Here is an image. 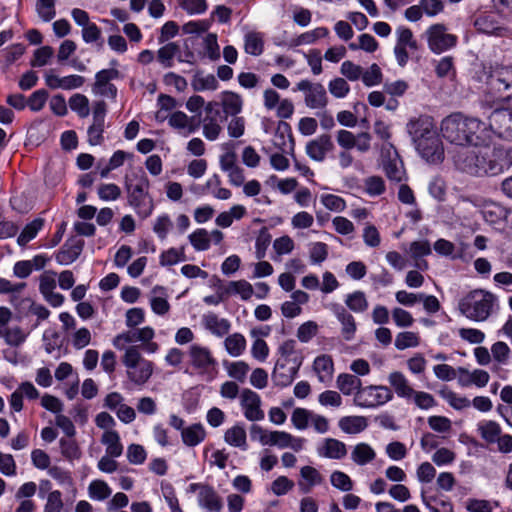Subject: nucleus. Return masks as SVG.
<instances>
[{"instance_id":"nucleus-2","label":"nucleus","mask_w":512,"mask_h":512,"mask_svg":"<svg viewBox=\"0 0 512 512\" xmlns=\"http://www.w3.org/2000/svg\"><path fill=\"white\" fill-rule=\"evenodd\" d=\"M444 139L454 145H487L492 143V132L474 117L453 113L445 117L440 126Z\"/></svg>"},{"instance_id":"nucleus-8","label":"nucleus","mask_w":512,"mask_h":512,"mask_svg":"<svg viewBox=\"0 0 512 512\" xmlns=\"http://www.w3.org/2000/svg\"><path fill=\"white\" fill-rule=\"evenodd\" d=\"M125 186L129 205L140 218H148L153 213L154 201L149 194L150 182L147 176L142 172L136 177L135 184L126 178Z\"/></svg>"},{"instance_id":"nucleus-28","label":"nucleus","mask_w":512,"mask_h":512,"mask_svg":"<svg viewBox=\"0 0 512 512\" xmlns=\"http://www.w3.org/2000/svg\"><path fill=\"white\" fill-rule=\"evenodd\" d=\"M334 315L341 325V335L344 340L352 341L355 338L357 324L354 316L345 308L337 306L334 309Z\"/></svg>"},{"instance_id":"nucleus-44","label":"nucleus","mask_w":512,"mask_h":512,"mask_svg":"<svg viewBox=\"0 0 512 512\" xmlns=\"http://www.w3.org/2000/svg\"><path fill=\"white\" fill-rule=\"evenodd\" d=\"M244 50L253 56L261 55L264 50V35L256 31L247 32L244 36Z\"/></svg>"},{"instance_id":"nucleus-64","label":"nucleus","mask_w":512,"mask_h":512,"mask_svg":"<svg viewBox=\"0 0 512 512\" xmlns=\"http://www.w3.org/2000/svg\"><path fill=\"white\" fill-rule=\"evenodd\" d=\"M319 325L312 320L302 323L296 332L297 339L301 343L310 342L318 333Z\"/></svg>"},{"instance_id":"nucleus-18","label":"nucleus","mask_w":512,"mask_h":512,"mask_svg":"<svg viewBox=\"0 0 512 512\" xmlns=\"http://www.w3.org/2000/svg\"><path fill=\"white\" fill-rule=\"evenodd\" d=\"M220 168L229 178V182L239 187L244 184L245 176L243 169L237 164V157L233 151H226L220 156Z\"/></svg>"},{"instance_id":"nucleus-53","label":"nucleus","mask_w":512,"mask_h":512,"mask_svg":"<svg viewBox=\"0 0 512 512\" xmlns=\"http://www.w3.org/2000/svg\"><path fill=\"white\" fill-rule=\"evenodd\" d=\"M172 229V219L166 213L159 214L153 221L152 230L160 240H165Z\"/></svg>"},{"instance_id":"nucleus-37","label":"nucleus","mask_w":512,"mask_h":512,"mask_svg":"<svg viewBox=\"0 0 512 512\" xmlns=\"http://www.w3.org/2000/svg\"><path fill=\"white\" fill-rule=\"evenodd\" d=\"M338 426L346 434H358L368 427V421L360 415L344 416L339 419Z\"/></svg>"},{"instance_id":"nucleus-61","label":"nucleus","mask_w":512,"mask_h":512,"mask_svg":"<svg viewBox=\"0 0 512 512\" xmlns=\"http://www.w3.org/2000/svg\"><path fill=\"white\" fill-rule=\"evenodd\" d=\"M348 47L352 51L363 50L367 53H374L378 49L379 43L374 36L364 33L358 37L357 42H351Z\"/></svg>"},{"instance_id":"nucleus-38","label":"nucleus","mask_w":512,"mask_h":512,"mask_svg":"<svg viewBox=\"0 0 512 512\" xmlns=\"http://www.w3.org/2000/svg\"><path fill=\"white\" fill-rule=\"evenodd\" d=\"M181 438L186 446L195 447L205 440L206 430L201 423H195L182 429Z\"/></svg>"},{"instance_id":"nucleus-20","label":"nucleus","mask_w":512,"mask_h":512,"mask_svg":"<svg viewBox=\"0 0 512 512\" xmlns=\"http://www.w3.org/2000/svg\"><path fill=\"white\" fill-rule=\"evenodd\" d=\"M45 83L51 89L73 90L83 86L85 78L80 75L72 74L59 76L53 71L45 74Z\"/></svg>"},{"instance_id":"nucleus-33","label":"nucleus","mask_w":512,"mask_h":512,"mask_svg":"<svg viewBox=\"0 0 512 512\" xmlns=\"http://www.w3.org/2000/svg\"><path fill=\"white\" fill-rule=\"evenodd\" d=\"M198 505L206 512H221L222 501L213 487L206 485L197 497Z\"/></svg>"},{"instance_id":"nucleus-35","label":"nucleus","mask_w":512,"mask_h":512,"mask_svg":"<svg viewBox=\"0 0 512 512\" xmlns=\"http://www.w3.org/2000/svg\"><path fill=\"white\" fill-rule=\"evenodd\" d=\"M100 441L105 446V455L120 457L123 454L124 447L116 430L104 431Z\"/></svg>"},{"instance_id":"nucleus-48","label":"nucleus","mask_w":512,"mask_h":512,"mask_svg":"<svg viewBox=\"0 0 512 512\" xmlns=\"http://www.w3.org/2000/svg\"><path fill=\"white\" fill-rule=\"evenodd\" d=\"M68 105L79 118H87L90 115V112L92 113L89 98L84 94H73L68 100Z\"/></svg>"},{"instance_id":"nucleus-43","label":"nucleus","mask_w":512,"mask_h":512,"mask_svg":"<svg viewBox=\"0 0 512 512\" xmlns=\"http://www.w3.org/2000/svg\"><path fill=\"white\" fill-rule=\"evenodd\" d=\"M329 35V30L326 27H317L315 29L306 31L295 39L291 40L289 46L296 47L301 45H310L315 43L321 38H325Z\"/></svg>"},{"instance_id":"nucleus-10","label":"nucleus","mask_w":512,"mask_h":512,"mask_svg":"<svg viewBox=\"0 0 512 512\" xmlns=\"http://www.w3.org/2000/svg\"><path fill=\"white\" fill-rule=\"evenodd\" d=\"M154 338L155 330L151 326H144L121 332L113 338L112 344L117 350H126L133 343H140L146 353L154 354L160 349L159 344L153 341Z\"/></svg>"},{"instance_id":"nucleus-51","label":"nucleus","mask_w":512,"mask_h":512,"mask_svg":"<svg viewBox=\"0 0 512 512\" xmlns=\"http://www.w3.org/2000/svg\"><path fill=\"white\" fill-rule=\"evenodd\" d=\"M420 340L419 333L414 331H402L396 335L394 345L397 350L402 351L408 348L418 347Z\"/></svg>"},{"instance_id":"nucleus-9","label":"nucleus","mask_w":512,"mask_h":512,"mask_svg":"<svg viewBox=\"0 0 512 512\" xmlns=\"http://www.w3.org/2000/svg\"><path fill=\"white\" fill-rule=\"evenodd\" d=\"M122 363L126 368L127 378L136 385H144L154 371L152 361L146 359L139 346H129L124 350Z\"/></svg>"},{"instance_id":"nucleus-49","label":"nucleus","mask_w":512,"mask_h":512,"mask_svg":"<svg viewBox=\"0 0 512 512\" xmlns=\"http://www.w3.org/2000/svg\"><path fill=\"white\" fill-rule=\"evenodd\" d=\"M179 45L169 42L160 47L157 51V60L164 68H171L174 65V58L179 53Z\"/></svg>"},{"instance_id":"nucleus-55","label":"nucleus","mask_w":512,"mask_h":512,"mask_svg":"<svg viewBox=\"0 0 512 512\" xmlns=\"http://www.w3.org/2000/svg\"><path fill=\"white\" fill-rule=\"evenodd\" d=\"M222 127L216 116L206 115L202 120V133L203 136L209 141L218 139Z\"/></svg>"},{"instance_id":"nucleus-50","label":"nucleus","mask_w":512,"mask_h":512,"mask_svg":"<svg viewBox=\"0 0 512 512\" xmlns=\"http://www.w3.org/2000/svg\"><path fill=\"white\" fill-rule=\"evenodd\" d=\"M82 251V245L65 244L55 255V259L60 265H69L76 261Z\"/></svg>"},{"instance_id":"nucleus-42","label":"nucleus","mask_w":512,"mask_h":512,"mask_svg":"<svg viewBox=\"0 0 512 512\" xmlns=\"http://www.w3.org/2000/svg\"><path fill=\"white\" fill-rule=\"evenodd\" d=\"M247 347V341L243 334L235 332L224 340V348L231 357L241 356Z\"/></svg>"},{"instance_id":"nucleus-24","label":"nucleus","mask_w":512,"mask_h":512,"mask_svg":"<svg viewBox=\"0 0 512 512\" xmlns=\"http://www.w3.org/2000/svg\"><path fill=\"white\" fill-rule=\"evenodd\" d=\"M320 457L339 460L346 456V444L335 438H325L317 447Z\"/></svg>"},{"instance_id":"nucleus-57","label":"nucleus","mask_w":512,"mask_h":512,"mask_svg":"<svg viewBox=\"0 0 512 512\" xmlns=\"http://www.w3.org/2000/svg\"><path fill=\"white\" fill-rule=\"evenodd\" d=\"M112 494V490L104 480H93L88 486V495L92 500L104 501Z\"/></svg>"},{"instance_id":"nucleus-56","label":"nucleus","mask_w":512,"mask_h":512,"mask_svg":"<svg viewBox=\"0 0 512 512\" xmlns=\"http://www.w3.org/2000/svg\"><path fill=\"white\" fill-rule=\"evenodd\" d=\"M202 47L204 56L209 60L216 61L220 58V46L215 33H208L203 37Z\"/></svg>"},{"instance_id":"nucleus-25","label":"nucleus","mask_w":512,"mask_h":512,"mask_svg":"<svg viewBox=\"0 0 512 512\" xmlns=\"http://www.w3.org/2000/svg\"><path fill=\"white\" fill-rule=\"evenodd\" d=\"M388 383L393 394L395 393L399 398L407 401L411 400L413 394V387L408 378L400 371H393L388 375Z\"/></svg>"},{"instance_id":"nucleus-60","label":"nucleus","mask_w":512,"mask_h":512,"mask_svg":"<svg viewBox=\"0 0 512 512\" xmlns=\"http://www.w3.org/2000/svg\"><path fill=\"white\" fill-rule=\"evenodd\" d=\"M478 431L481 437L490 443L496 442L501 434V428L498 423L491 420L481 421L478 424Z\"/></svg>"},{"instance_id":"nucleus-5","label":"nucleus","mask_w":512,"mask_h":512,"mask_svg":"<svg viewBox=\"0 0 512 512\" xmlns=\"http://www.w3.org/2000/svg\"><path fill=\"white\" fill-rule=\"evenodd\" d=\"M304 355L293 339L284 340L277 348V360L272 371V381L278 387L289 386L297 377Z\"/></svg>"},{"instance_id":"nucleus-27","label":"nucleus","mask_w":512,"mask_h":512,"mask_svg":"<svg viewBox=\"0 0 512 512\" xmlns=\"http://www.w3.org/2000/svg\"><path fill=\"white\" fill-rule=\"evenodd\" d=\"M224 442L241 451L248 450V440L245 427L241 423H236L230 428L226 429L223 435Z\"/></svg>"},{"instance_id":"nucleus-47","label":"nucleus","mask_w":512,"mask_h":512,"mask_svg":"<svg viewBox=\"0 0 512 512\" xmlns=\"http://www.w3.org/2000/svg\"><path fill=\"white\" fill-rule=\"evenodd\" d=\"M221 104L227 115L235 116L241 112L243 101L237 93L225 91L221 94Z\"/></svg>"},{"instance_id":"nucleus-11","label":"nucleus","mask_w":512,"mask_h":512,"mask_svg":"<svg viewBox=\"0 0 512 512\" xmlns=\"http://www.w3.org/2000/svg\"><path fill=\"white\" fill-rule=\"evenodd\" d=\"M393 399V392L385 385L362 386L353 397V403L362 409H377Z\"/></svg>"},{"instance_id":"nucleus-52","label":"nucleus","mask_w":512,"mask_h":512,"mask_svg":"<svg viewBox=\"0 0 512 512\" xmlns=\"http://www.w3.org/2000/svg\"><path fill=\"white\" fill-rule=\"evenodd\" d=\"M421 500L430 512H454L453 504L449 499L429 498L422 490Z\"/></svg>"},{"instance_id":"nucleus-46","label":"nucleus","mask_w":512,"mask_h":512,"mask_svg":"<svg viewBox=\"0 0 512 512\" xmlns=\"http://www.w3.org/2000/svg\"><path fill=\"white\" fill-rule=\"evenodd\" d=\"M482 214L486 222L496 224L507 217V210L492 201H485L482 205Z\"/></svg>"},{"instance_id":"nucleus-36","label":"nucleus","mask_w":512,"mask_h":512,"mask_svg":"<svg viewBox=\"0 0 512 512\" xmlns=\"http://www.w3.org/2000/svg\"><path fill=\"white\" fill-rule=\"evenodd\" d=\"M336 387L345 396H355L362 388V381L354 374L341 373L337 376Z\"/></svg>"},{"instance_id":"nucleus-39","label":"nucleus","mask_w":512,"mask_h":512,"mask_svg":"<svg viewBox=\"0 0 512 512\" xmlns=\"http://www.w3.org/2000/svg\"><path fill=\"white\" fill-rule=\"evenodd\" d=\"M305 443L306 440L302 437L294 436L286 431H276L274 446L280 449L290 448L295 452H300Z\"/></svg>"},{"instance_id":"nucleus-59","label":"nucleus","mask_w":512,"mask_h":512,"mask_svg":"<svg viewBox=\"0 0 512 512\" xmlns=\"http://www.w3.org/2000/svg\"><path fill=\"white\" fill-rule=\"evenodd\" d=\"M61 454L64 458L69 461L80 459L82 453L81 449L75 439L72 438H61L59 441Z\"/></svg>"},{"instance_id":"nucleus-14","label":"nucleus","mask_w":512,"mask_h":512,"mask_svg":"<svg viewBox=\"0 0 512 512\" xmlns=\"http://www.w3.org/2000/svg\"><path fill=\"white\" fill-rule=\"evenodd\" d=\"M107 105L104 100H96L92 103V124L88 127L87 137L90 145H100L103 140Z\"/></svg>"},{"instance_id":"nucleus-34","label":"nucleus","mask_w":512,"mask_h":512,"mask_svg":"<svg viewBox=\"0 0 512 512\" xmlns=\"http://www.w3.org/2000/svg\"><path fill=\"white\" fill-rule=\"evenodd\" d=\"M438 395L454 410L462 411L471 406V400L448 386L439 389Z\"/></svg>"},{"instance_id":"nucleus-29","label":"nucleus","mask_w":512,"mask_h":512,"mask_svg":"<svg viewBox=\"0 0 512 512\" xmlns=\"http://www.w3.org/2000/svg\"><path fill=\"white\" fill-rule=\"evenodd\" d=\"M272 143L280 152L293 155L295 144L288 124L283 123L278 126L272 138Z\"/></svg>"},{"instance_id":"nucleus-17","label":"nucleus","mask_w":512,"mask_h":512,"mask_svg":"<svg viewBox=\"0 0 512 512\" xmlns=\"http://www.w3.org/2000/svg\"><path fill=\"white\" fill-rule=\"evenodd\" d=\"M476 29L487 35L506 36L508 29L501 22V17L495 12L479 15L474 23Z\"/></svg>"},{"instance_id":"nucleus-13","label":"nucleus","mask_w":512,"mask_h":512,"mask_svg":"<svg viewBox=\"0 0 512 512\" xmlns=\"http://www.w3.org/2000/svg\"><path fill=\"white\" fill-rule=\"evenodd\" d=\"M429 49L435 54H441L457 43V36L447 32L443 24H433L426 31Z\"/></svg>"},{"instance_id":"nucleus-22","label":"nucleus","mask_w":512,"mask_h":512,"mask_svg":"<svg viewBox=\"0 0 512 512\" xmlns=\"http://www.w3.org/2000/svg\"><path fill=\"white\" fill-rule=\"evenodd\" d=\"M152 312L158 316H165L170 311L169 293L164 286H154L148 296Z\"/></svg>"},{"instance_id":"nucleus-45","label":"nucleus","mask_w":512,"mask_h":512,"mask_svg":"<svg viewBox=\"0 0 512 512\" xmlns=\"http://www.w3.org/2000/svg\"><path fill=\"white\" fill-rule=\"evenodd\" d=\"M225 294L238 295L241 300L248 301L254 294L253 286L246 280L230 281L225 287Z\"/></svg>"},{"instance_id":"nucleus-40","label":"nucleus","mask_w":512,"mask_h":512,"mask_svg":"<svg viewBox=\"0 0 512 512\" xmlns=\"http://www.w3.org/2000/svg\"><path fill=\"white\" fill-rule=\"evenodd\" d=\"M202 193H209L218 200H228L232 196L229 189L221 186V179L217 174H213L207 179L202 188Z\"/></svg>"},{"instance_id":"nucleus-63","label":"nucleus","mask_w":512,"mask_h":512,"mask_svg":"<svg viewBox=\"0 0 512 512\" xmlns=\"http://www.w3.org/2000/svg\"><path fill=\"white\" fill-rule=\"evenodd\" d=\"M346 306L355 313H363L368 308V301L365 294L361 291H355L348 294L345 300Z\"/></svg>"},{"instance_id":"nucleus-7","label":"nucleus","mask_w":512,"mask_h":512,"mask_svg":"<svg viewBox=\"0 0 512 512\" xmlns=\"http://www.w3.org/2000/svg\"><path fill=\"white\" fill-rule=\"evenodd\" d=\"M497 305V297L490 291L475 289L464 295L458 308L462 315L472 321H485Z\"/></svg>"},{"instance_id":"nucleus-16","label":"nucleus","mask_w":512,"mask_h":512,"mask_svg":"<svg viewBox=\"0 0 512 512\" xmlns=\"http://www.w3.org/2000/svg\"><path fill=\"white\" fill-rule=\"evenodd\" d=\"M239 401L243 415L247 420L256 422L264 419L265 414L261 409V398L256 392L248 388L243 389L240 392Z\"/></svg>"},{"instance_id":"nucleus-4","label":"nucleus","mask_w":512,"mask_h":512,"mask_svg":"<svg viewBox=\"0 0 512 512\" xmlns=\"http://www.w3.org/2000/svg\"><path fill=\"white\" fill-rule=\"evenodd\" d=\"M407 132L422 159L430 164H439L444 160V146L431 117L411 119L407 123Z\"/></svg>"},{"instance_id":"nucleus-1","label":"nucleus","mask_w":512,"mask_h":512,"mask_svg":"<svg viewBox=\"0 0 512 512\" xmlns=\"http://www.w3.org/2000/svg\"><path fill=\"white\" fill-rule=\"evenodd\" d=\"M487 92L484 103L493 109L487 128L495 137L512 140V66L496 65L487 77Z\"/></svg>"},{"instance_id":"nucleus-32","label":"nucleus","mask_w":512,"mask_h":512,"mask_svg":"<svg viewBox=\"0 0 512 512\" xmlns=\"http://www.w3.org/2000/svg\"><path fill=\"white\" fill-rule=\"evenodd\" d=\"M202 324L207 331L216 337H223L231 328V323L228 319L220 318L212 312L203 315Z\"/></svg>"},{"instance_id":"nucleus-19","label":"nucleus","mask_w":512,"mask_h":512,"mask_svg":"<svg viewBox=\"0 0 512 512\" xmlns=\"http://www.w3.org/2000/svg\"><path fill=\"white\" fill-rule=\"evenodd\" d=\"M168 125L179 135L188 137L198 129L195 118L188 116L185 112L177 110L167 117Z\"/></svg>"},{"instance_id":"nucleus-41","label":"nucleus","mask_w":512,"mask_h":512,"mask_svg":"<svg viewBox=\"0 0 512 512\" xmlns=\"http://www.w3.org/2000/svg\"><path fill=\"white\" fill-rule=\"evenodd\" d=\"M376 458V451L367 443L356 444L351 451V460L359 465L365 466Z\"/></svg>"},{"instance_id":"nucleus-62","label":"nucleus","mask_w":512,"mask_h":512,"mask_svg":"<svg viewBox=\"0 0 512 512\" xmlns=\"http://www.w3.org/2000/svg\"><path fill=\"white\" fill-rule=\"evenodd\" d=\"M42 227V219H35L32 222L28 223L18 236L17 243L20 246H25L27 243H29L32 239L36 237V235L42 229Z\"/></svg>"},{"instance_id":"nucleus-58","label":"nucleus","mask_w":512,"mask_h":512,"mask_svg":"<svg viewBox=\"0 0 512 512\" xmlns=\"http://www.w3.org/2000/svg\"><path fill=\"white\" fill-rule=\"evenodd\" d=\"M188 240L195 251H206L210 248V234L204 228L194 230Z\"/></svg>"},{"instance_id":"nucleus-54","label":"nucleus","mask_w":512,"mask_h":512,"mask_svg":"<svg viewBox=\"0 0 512 512\" xmlns=\"http://www.w3.org/2000/svg\"><path fill=\"white\" fill-rule=\"evenodd\" d=\"M186 260L185 247L169 248L163 251L159 256L161 266H172Z\"/></svg>"},{"instance_id":"nucleus-30","label":"nucleus","mask_w":512,"mask_h":512,"mask_svg":"<svg viewBox=\"0 0 512 512\" xmlns=\"http://www.w3.org/2000/svg\"><path fill=\"white\" fill-rule=\"evenodd\" d=\"M332 148L333 143L330 136L322 135L307 143L306 153L311 159L321 162L325 159L327 152L331 151Z\"/></svg>"},{"instance_id":"nucleus-12","label":"nucleus","mask_w":512,"mask_h":512,"mask_svg":"<svg viewBox=\"0 0 512 512\" xmlns=\"http://www.w3.org/2000/svg\"><path fill=\"white\" fill-rule=\"evenodd\" d=\"M294 91L303 93L304 103L309 109L323 110L328 105V95L321 83L303 79L296 84Z\"/></svg>"},{"instance_id":"nucleus-31","label":"nucleus","mask_w":512,"mask_h":512,"mask_svg":"<svg viewBox=\"0 0 512 512\" xmlns=\"http://www.w3.org/2000/svg\"><path fill=\"white\" fill-rule=\"evenodd\" d=\"M491 356L493 361L492 371L501 377L502 367L509 363L511 349L505 342H495L491 346ZM502 378L505 377L502 376Z\"/></svg>"},{"instance_id":"nucleus-15","label":"nucleus","mask_w":512,"mask_h":512,"mask_svg":"<svg viewBox=\"0 0 512 512\" xmlns=\"http://www.w3.org/2000/svg\"><path fill=\"white\" fill-rule=\"evenodd\" d=\"M119 71L115 68L102 69L95 74V82L92 86V93L95 96L116 100L118 89L112 83L119 78Z\"/></svg>"},{"instance_id":"nucleus-23","label":"nucleus","mask_w":512,"mask_h":512,"mask_svg":"<svg viewBox=\"0 0 512 512\" xmlns=\"http://www.w3.org/2000/svg\"><path fill=\"white\" fill-rule=\"evenodd\" d=\"M312 369L319 382L325 385L332 382L335 371L332 356L328 354H321L317 356L313 361Z\"/></svg>"},{"instance_id":"nucleus-21","label":"nucleus","mask_w":512,"mask_h":512,"mask_svg":"<svg viewBox=\"0 0 512 512\" xmlns=\"http://www.w3.org/2000/svg\"><path fill=\"white\" fill-rule=\"evenodd\" d=\"M490 380V375L487 371L482 369H475L469 371L466 368H458V385L462 388L470 387L472 385L477 388L485 387Z\"/></svg>"},{"instance_id":"nucleus-6","label":"nucleus","mask_w":512,"mask_h":512,"mask_svg":"<svg viewBox=\"0 0 512 512\" xmlns=\"http://www.w3.org/2000/svg\"><path fill=\"white\" fill-rule=\"evenodd\" d=\"M185 372L205 382H212L219 373L218 360L212 350L202 344H191L186 352Z\"/></svg>"},{"instance_id":"nucleus-26","label":"nucleus","mask_w":512,"mask_h":512,"mask_svg":"<svg viewBox=\"0 0 512 512\" xmlns=\"http://www.w3.org/2000/svg\"><path fill=\"white\" fill-rule=\"evenodd\" d=\"M323 481V476L315 467L303 466L300 469V480L298 481L299 491L308 494L315 486L321 485Z\"/></svg>"},{"instance_id":"nucleus-3","label":"nucleus","mask_w":512,"mask_h":512,"mask_svg":"<svg viewBox=\"0 0 512 512\" xmlns=\"http://www.w3.org/2000/svg\"><path fill=\"white\" fill-rule=\"evenodd\" d=\"M473 149H462L454 155L455 165L475 176L497 175L504 171L506 152L501 147L474 145Z\"/></svg>"}]
</instances>
